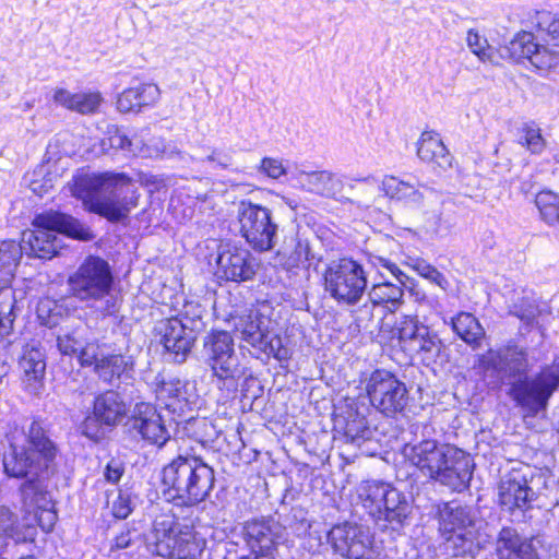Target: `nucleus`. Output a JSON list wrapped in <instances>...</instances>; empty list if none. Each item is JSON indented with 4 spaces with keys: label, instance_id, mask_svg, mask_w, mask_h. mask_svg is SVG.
Wrapping results in <instances>:
<instances>
[{
    "label": "nucleus",
    "instance_id": "nucleus-59",
    "mask_svg": "<svg viewBox=\"0 0 559 559\" xmlns=\"http://www.w3.org/2000/svg\"><path fill=\"white\" fill-rule=\"evenodd\" d=\"M260 169L273 179H277L285 174L282 162L271 157L262 159Z\"/></svg>",
    "mask_w": 559,
    "mask_h": 559
},
{
    "label": "nucleus",
    "instance_id": "nucleus-43",
    "mask_svg": "<svg viewBox=\"0 0 559 559\" xmlns=\"http://www.w3.org/2000/svg\"><path fill=\"white\" fill-rule=\"evenodd\" d=\"M84 343V330L81 328L59 334L57 337L58 349L66 356H76Z\"/></svg>",
    "mask_w": 559,
    "mask_h": 559
},
{
    "label": "nucleus",
    "instance_id": "nucleus-55",
    "mask_svg": "<svg viewBox=\"0 0 559 559\" xmlns=\"http://www.w3.org/2000/svg\"><path fill=\"white\" fill-rule=\"evenodd\" d=\"M265 335L266 337H262L254 348L266 355H272L276 350L281 349L283 341L278 335L272 333L269 329L266 330Z\"/></svg>",
    "mask_w": 559,
    "mask_h": 559
},
{
    "label": "nucleus",
    "instance_id": "nucleus-32",
    "mask_svg": "<svg viewBox=\"0 0 559 559\" xmlns=\"http://www.w3.org/2000/svg\"><path fill=\"white\" fill-rule=\"evenodd\" d=\"M382 189L386 197L403 202L407 206L418 207L423 204L424 194L419 189L395 176H385L382 180Z\"/></svg>",
    "mask_w": 559,
    "mask_h": 559
},
{
    "label": "nucleus",
    "instance_id": "nucleus-61",
    "mask_svg": "<svg viewBox=\"0 0 559 559\" xmlns=\"http://www.w3.org/2000/svg\"><path fill=\"white\" fill-rule=\"evenodd\" d=\"M160 96V91L156 84L148 83L142 85V107L154 105Z\"/></svg>",
    "mask_w": 559,
    "mask_h": 559
},
{
    "label": "nucleus",
    "instance_id": "nucleus-53",
    "mask_svg": "<svg viewBox=\"0 0 559 559\" xmlns=\"http://www.w3.org/2000/svg\"><path fill=\"white\" fill-rule=\"evenodd\" d=\"M102 425L104 424L100 423L99 418L93 413L92 415L85 417L81 424L80 429L82 435L86 436L91 440L96 441L99 440L104 435Z\"/></svg>",
    "mask_w": 559,
    "mask_h": 559
},
{
    "label": "nucleus",
    "instance_id": "nucleus-40",
    "mask_svg": "<svg viewBox=\"0 0 559 559\" xmlns=\"http://www.w3.org/2000/svg\"><path fill=\"white\" fill-rule=\"evenodd\" d=\"M540 218L549 226H559V194L552 191H540L535 198Z\"/></svg>",
    "mask_w": 559,
    "mask_h": 559
},
{
    "label": "nucleus",
    "instance_id": "nucleus-37",
    "mask_svg": "<svg viewBox=\"0 0 559 559\" xmlns=\"http://www.w3.org/2000/svg\"><path fill=\"white\" fill-rule=\"evenodd\" d=\"M535 37L530 32H522L509 41V44L499 48V55L503 59H510L515 62H521L524 59H530V56L535 49Z\"/></svg>",
    "mask_w": 559,
    "mask_h": 559
},
{
    "label": "nucleus",
    "instance_id": "nucleus-17",
    "mask_svg": "<svg viewBox=\"0 0 559 559\" xmlns=\"http://www.w3.org/2000/svg\"><path fill=\"white\" fill-rule=\"evenodd\" d=\"M285 526L272 516L248 520L242 524L241 537L249 554H274L284 540Z\"/></svg>",
    "mask_w": 559,
    "mask_h": 559
},
{
    "label": "nucleus",
    "instance_id": "nucleus-41",
    "mask_svg": "<svg viewBox=\"0 0 559 559\" xmlns=\"http://www.w3.org/2000/svg\"><path fill=\"white\" fill-rule=\"evenodd\" d=\"M189 159L203 165H209L214 170H225L234 165V150L231 147H212L209 153L195 158L189 155Z\"/></svg>",
    "mask_w": 559,
    "mask_h": 559
},
{
    "label": "nucleus",
    "instance_id": "nucleus-51",
    "mask_svg": "<svg viewBox=\"0 0 559 559\" xmlns=\"http://www.w3.org/2000/svg\"><path fill=\"white\" fill-rule=\"evenodd\" d=\"M117 108L120 112H138L140 110V90L128 88L123 91L117 100Z\"/></svg>",
    "mask_w": 559,
    "mask_h": 559
},
{
    "label": "nucleus",
    "instance_id": "nucleus-50",
    "mask_svg": "<svg viewBox=\"0 0 559 559\" xmlns=\"http://www.w3.org/2000/svg\"><path fill=\"white\" fill-rule=\"evenodd\" d=\"M536 26L546 31L557 46H559V19H555L549 11H538L535 16Z\"/></svg>",
    "mask_w": 559,
    "mask_h": 559
},
{
    "label": "nucleus",
    "instance_id": "nucleus-24",
    "mask_svg": "<svg viewBox=\"0 0 559 559\" xmlns=\"http://www.w3.org/2000/svg\"><path fill=\"white\" fill-rule=\"evenodd\" d=\"M23 370V382L26 390L37 394L43 386V379L46 370V361L43 352L35 346H26L20 360Z\"/></svg>",
    "mask_w": 559,
    "mask_h": 559
},
{
    "label": "nucleus",
    "instance_id": "nucleus-29",
    "mask_svg": "<svg viewBox=\"0 0 559 559\" xmlns=\"http://www.w3.org/2000/svg\"><path fill=\"white\" fill-rule=\"evenodd\" d=\"M270 320L257 311L241 314L234 318V331L238 333L242 341L255 347L262 337H266L265 332Z\"/></svg>",
    "mask_w": 559,
    "mask_h": 559
},
{
    "label": "nucleus",
    "instance_id": "nucleus-45",
    "mask_svg": "<svg viewBox=\"0 0 559 559\" xmlns=\"http://www.w3.org/2000/svg\"><path fill=\"white\" fill-rule=\"evenodd\" d=\"M407 264L417 272L418 275L436 284L441 288H445L448 282L445 277L430 263L419 258H408Z\"/></svg>",
    "mask_w": 559,
    "mask_h": 559
},
{
    "label": "nucleus",
    "instance_id": "nucleus-48",
    "mask_svg": "<svg viewBox=\"0 0 559 559\" xmlns=\"http://www.w3.org/2000/svg\"><path fill=\"white\" fill-rule=\"evenodd\" d=\"M385 316L384 310L369 299L354 311V320L357 326L362 329H368L374 319L382 321Z\"/></svg>",
    "mask_w": 559,
    "mask_h": 559
},
{
    "label": "nucleus",
    "instance_id": "nucleus-34",
    "mask_svg": "<svg viewBox=\"0 0 559 559\" xmlns=\"http://www.w3.org/2000/svg\"><path fill=\"white\" fill-rule=\"evenodd\" d=\"M531 544L532 540L520 534L515 527L503 526L495 542V554L498 559H512Z\"/></svg>",
    "mask_w": 559,
    "mask_h": 559
},
{
    "label": "nucleus",
    "instance_id": "nucleus-46",
    "mask_svg": "<svg viewBox=\"0 0 559 559\" xmlns=\"http://www.w3.org/2000/svg\"><path fill=\"white\" fill-rule=\"evenodd\" d=\"M528 61L539 71H548L559 64V53L536 43Z\"/></svg>",
    "mask_w": 559,
    "mask_h": 559
},
{
    "label": "nucleus",
    "instance_id": "nucleus-10",
    "mask_svg": "<svg viewBox=\"0 0 559 559\" xmlns=\"http://www.w3.org/2000/svg\"><path fill=\"white\" fill-rule=\"evenodd\" d=\"M241 236L257 251L273 249L277 239V224L264 206L241 201L237 206Z\"/></svg>",
    "mask_w": 559,
    "mask_h": 559
},
{
    "label": "nucleus",
    "instance_id": "nucleus-44",
    "mask_svg": "<svg viewBox=\"0 0 559 559\" xmlns=\"http://www.w3.org/2000/svg\"><path fill=\"white\" fill-rule=\"evenodd\" d=\"M518 141L533 154H539L545 148V140L540 129L534 124L525 123L521 129Z\"/></svg>",
    "mask_w": 559,
    "mask_h": 559
},
{
    "label": "nucleus",
    "instance_id": "nucleus-2",
    "mask_svg": "<svg viewBox=\"0 0 559 559\" xmlns=\"http://www.w3.org/2000/svg\"><path fill=\"white\" fill-rule=\"evenodd\" d=\"M424 427L421 439L403 448L405 459L427 478L462 491L469 485L473 463L464 451L429 438Z\"/></svg>",
    "mask_w": 559,
    "mask_h": 559
},
{
    "label": "nucleus",
    "instance_id": "nucleus-8",
    "mask_svg": "<svg viewBox=\"0 0 559 559\" xmlns=\"http://www.w3.org/2000/svg\"><path fill=\"white\" fill-rule=\"evenodd\" d=\"M205 362L219 388L236 389L247 368L235 352L234 338L226 331H213L203 343Z\"/></svg>",
    "mask_w": 559,
    "mask_h": 559
},
{
    "label": "nucleus",
    "instance_id": "nucleus-60",
    "mask_svg": "<svg viewBox=\"0 0 559 559\" xmlns=\"http://www.w3.org/2000/svg\"><path fill=\"white\" fill-rule=\"evenodd\" d=\"M78 93H71L66 88H57L53 93L56 104L73 111Z\"/></svg>",
    "mask_w": 559,
    "mask_h": 559
},
{
    "label": "nucleus",
    "instance_id": "nucleus-36",
    "mask_svg": "<svg viewBox=\"0 0 559 559\" xmlns=\"http://www.w3.org/2000/svg\"><path fill=\"white\" fill-rule=\"evenodd\" d=\"M20 242L14 240L2 241L0 245V283H9L15 273L19 262L24 253Z\"/></svg>",
    "mask_w": 559,
    "mask_h": 559
},
{
    "label": "nucleus",
    "instance_id": "nucleus-14",
    "mask_svg": "<svg viewBox=\"0 0 559 559\" xmlns=\"http://www.w3.org/2000/svg\"><path fill=\"white\" fill-rule=\"evenodd\" d=\"M439 531L447 542L452 543L455 555L472 550L474 544V516L468 506L448 502L438 506Z\"/></svg>",
    "mask_w": 559,
    "mask_h": 559
},
{
    "label": "nucleus",
    "instance_id": "nucleus-6",
    "mask_svg": "<svg viewBox=\"0 0 559 559\" xmlns=\"http://www.w3.org/2000/svg\"><path fill=\"white\" fill-rule=\"evenodd\" d=\"M34 229L22 234L24 253L38 259H51L62 248L61 236L88 240L91 233L78 219L57 211L37 214L32 223Z\"/></svg>",
    "mask_w": 559,
    "mask_h": 559
},
{
    "label": "nucleus",
    "instance_id": "nucleus-49",
    "mask_svg": "<svg viewBox=\"0 0 559 559\" xmlns=\"http://www.w3.org/2000/svg\"><path fill=\"white\" fill-rule=\"evenodd\" d=\"M102 102L103 97L98 92L78 93L73 111L81 115H93L98 110Z\"/></svg>",
    "mask_w": 559,
    "mask_h": 559
},
{
    "label": "nucleus",
    "instance_id": "nucleus-30",
    "mask_svg": "<svg viewBox=\"0 0 559 559\" xmlns=\"http://www.w3.org/2000/svg\"><path fill=\"white\" fill-rule=\"evenodd\" d=\"M417 155L423 162L435 163L442 169H447L452 164V156L439 135L429 131L421 134Z\"/></svg>",
    "mask_w": 559,
    "mask_h": 559
},
{
    "label": "nucleus",
    "instance_id": "nucleus-16",
    "mask_svg": "<svg viewBox=\"0 0 559 559\" xmlns=\"http://www.w3.org/2000/svg\"><path fill=\"white\" fill-rule=\"evenodd\" d=\"M328 540L335 554L346 559H371L372 536L368 528L348 522L334 525Z\"/></svg>",
    "mask_w": 559,
    "mask_h": 559
},
{
    "label": "nucleus",
    "instance_id": "nucleus-19",
    "mask_svg": "<svg viewBox=\"0 0 559 559\" xmlns=\"http://www.w3.org/2000/svg\"><path fill=\"white\" fill-rule=\"evenodd\" d=\"M144 380L156 399L168 408L183 412L191 409L198 402L199 396L193 382L177 378L166 380L160 373L156 374L153 380H151V374H146Z\"/></svg>",
    "mask_w": 559,
    "mask_h": 559
},
{
    "label": "nucleus",
    "instance_id": "nucleus-9",
    "mask_svg": "<svg viewBox=\"0 0 559 559\" xmlns=\"http://www.w3.org/2000/svg\"><path fill=\"white\" fill-rule=\"evenodd\" d=\"M324 287L332 298L346 305H355L367 287L364 267L352 259L332 261L324 271Z\"/></svg>",
    "mask_w": 559,
    "mask_h": 559
},
{
    "label": "nucleus",
    "instance_id": "nucleus-28",
    "mask_svg": "<svg viewBox=\"0 0 559 559\" xmlns=\"http://www.w3.org/2000/svg\"><path fill=\"white\" fill-rule=\"evenodd\" d=\"M94 414L105 426H115L123 420L128 409L126 403L115 391H106L94 401Z\"/></svg>",
    "mask_w": 559,
    "mask_h": 559
},
{
    "label": "nucleus",
    "instance_id": "nucleus-21",
    "mask_svg": "<svg viewBox=\"0 0 559 559\" xmlns=\"http://www.w3.org/2000/svg\"><path fill=\"white\" fill-rule=\"evenodd\" d=\"M216 262L218 277L238 283L252 280L259 266L252 254L240 248L221 251Z\"/></svg>",
    "mask_w": 559,
    "mask_h": 559
},
{
    "label": "nucleus",
    "instance_id": "nucleus-63",
    "mask_svg": "<svg viewBox=\"0 0 559 559\" xmlns=\"http://www.w3.org/2000/svg\"><path fill=\"white\" fill-rule=\"evenodd\" d=\"M139 538L140 534L136 532V530L127 531L117 536L116 546L118 548H127L134 544Z\"/></svg>",
    "mask_w": 559,
    "mask_h": 559
},
{
    "label": "nucleus",
    "instance_id": "nucleus-4",
    "mask_svg": "<svg viewBox=\"0 0 559 559\" xmlns=\"http://www.w3.org/2000/svg\"><path fill=\"white\" fill-rule=\"evenodd\" d=\"M79 189L91 212L112 222L124 218L136 206L135 185L122 173L86 175L80 180Z\"/></svg>",
    "mask_w": 559,
    "mask_h": 559
},
{
    "label": "nucleus",
    "instance_id": "nucleus-3",
    "mask_svg": "<svg viewBox=\"0 0 559 559\" xmlns=\"http://www.w3.org/2000/svg\"><path fill=\"white\" fill-rule=\"evenodd\" d=\"M213 467L201 457L179 455L163 469L153 473L146 485L178 504L195 506L204 501L214 487Z\"/></svg>",
    "mask_w": 559,
    "mask_h": 559
},
{
    "label": "nucleus",
    "instance_id": "nucleus-62",
    "mask_svg": "<svg viewBox=\"0 0 559 559\" xmlns=\"http://www.w3.org/2000/svg\"><path fill=\"white\" fill-rule=\"evenodd\" d=\"M110 147L130 152V147L132 145L131 140L124 135L123 133L116 131L112 135L109 136Z\"/></svg>",
    "mask_w": 559,
    "mask_h": 559
},
{
    "label": "nucleus",
    "instance_id": "nucleus-58",
    "mask_svg": "<svg viewBox=\"0 0 559 559\" xmlns=\"http://www.w3.org/2000/svg\"><path fill=\"white\" fill-rule=\"evenodd\" d=\"M96 350L97 347L94 344H87L85 342L84 346L80 348L75 357L78 358L81 366H96V364L100 360L97 358Z\"/></svg>",
    "mask_w": 559,
    "mask_h": 559
},
{
    "label": "nucleus",
    "instance_id": "nucleus-15",
    "mask_svg": "<svg viewBox=\"0 0 559 559\" xmlns=\"http://www.w3.org/2000/svg\"><path fill=\"white\" fill-rule=\"evenodd\" d=\"M478 366L484 371H495L502 378L513 380L510 383V389L518 382L532 381L540 373L538 372L532 379L526 377L531 367L527 350L518 345H508L497 352L489 349L486 354L478 357ZM509 395H511V390H509ZM510 397L512 399V396Z\"/></svg>",
    "mask_w": 559,
    "mask_h": 559
},
{
    "label": "nucleus",
    "instance_id": "nucleus-42",
    "mask_svg": "<svg viewBox=\"0 0 559 559\" xmlns=\"http://www.w3.org/2000/svg\"><path fill=\"white\" fill-rule=\"evenodd\" d=\"M63 311L62 304L50 298L39 300L36 309L40 323L49 328L59 324Z\"/></svg>",
    "mask_w": 559,
    "mask_h": 559
},
{
    "label": "nucleus",
    "instance_id": "nucleus-26",
    "mask_svg": "<svg viewBox=\"0 0 559 559\" xmlns=\"http://www.w3.org/2000/svg\"><path fill=\"white\" fill-rule=\"evenodd\" d=\"M337 425L343 430L345 442L357 448H360L366 441H370L374 435V429L370 426L366 415L358 409H350L343 418V424L337 420Z\"/></svg>",
    "mask_w": 559,
    "mask_h": 559
},
{
    "label": "nucleus",
    "instance_id": "nucleus-39",
    "mask_svg": "<svg viewBox=\"0 0 559 559\" xmlns=\"http://www.w3.org/2000/svg\"><path fill=\"white\" fill-rule=\"evenodd\" d=\"M95 371L99 378L107 383L115 379L128 378L127 361L123 356L111 355L103 357L97 364Z\"/></svg>",
    "mask_w": 559,
    "mask_h": 559
},
{
    "label": "nucleus",
    "instance_id": "nucleus-54",
    "mask_svg": "<svg viewBox=\"0 0 559 559\" xmlns=\"http://www.w3.org/2000/svg\"><path fill=\"white\" fill-rule=\"evenodd\" d=\"M181 151L176 146L167 147L162 140H158L154 145H142V157H157L159 155L173 157L180 155Z\"/></svg>",
    "mask_w": 559,
    "mask_h": 559
},
{
    "label": "nucleus",
    "instance_id": "nucleus-38",
    "mask_svg": "<svg viewBox=\"0 0 559 559\" xmlns=\"http://www.w3.org/2000/svg\"><path fill=\"white\" fill-rule=\"evenodd\" d=\"M16 298L10 286L0 288V337L8 336L16 318Z\"/></svg>",
    "mask_w": 559,
    "mask_h": 559
},
{
    "label": "nucleus",
    "instance_id": "nucleus-47",
    "mask_svg": "<svg viewBox=\"0 0 559 559\" xmlns=\"http://www.w3.org/2000/svg\"><path fill=\"white\" fill-rule=\"evenodd\" d=\"M467 46L471 51L483 62H495L493 48L489 46L488 40L480 36L478 32L469 29L466 37Z\"/></svg>",
    "mask_w": 559,
    "mask_h": 559
},
{
    "label": "nucleus",
    "instance_id": "nucleus-12",
    "mask_svg": "<svg viewBox=\"0 0 559 559\" xmlns=\"http://www.w3.org/2000/svg\"><path fill=\"white\" fill-rule=\"evenodd\" d=\"M201 320L167 318L159 320L153 328L152 342L163 345L164 350L175 362L186 361L197 340V329Z\"/></svg>",
    "mask_w": 559,
    "mask_h": 559
},
{
    "label": "nucleus",
    "instance_id": "nucleus-1",
    "mask_svg": "<svg viewBox=\"0 0 559 559\" xmlns=\"http://www.w3.org/2000/svg\"><path fill=\"white\" fill-rule=\"evenodd\" d=\"M5 440L10 452L3 457L4 472L10 477H36L24 481L20 487L25 511L33 513L53 506L39 475L51 467L57 456V447L47 436L41 421L24 418L20 423L8 424Z\"/></svg>",
    "mask_w": 559,
    "mask_h": 559
},
{
    "label": "nucleus",
    "instance_id": "nucleus-56",
    "mask_svg": "<svg viewBox=\"0 0 559 559\" xmlns=\"http://www.w3.org/2000/svg\"><path fill=\"white\" fill-rule=\"evenodd\" d=\"M33 514L37 519L38 524L43 531H52L57 521V513L53 511V506L33 512Z\"/></svg>",
    "mask_w": 559,
    "mask_h": 559
},
{
    "label": "nucleus",
    "instance_id": "nucleus-7",
    "mask_svg": "<svg viewBox=\"0 0 559 559\" xmlns=\"http://www.w3.org/2000/svg\"><path fill=\"white\" fill-rule=\"evenodd\" d=\"M359 498L376 523L385 528L400 530L412 513L407 497L386 483H362L359 487Z\"/></svg>",
    "mask_w": 559,
    "mask_h": 559
},
{
    "label": "nucleus",
    "instance_id": "nucleus-64",
    "mask_svg": "<svg viewBox=\"0 0 559 559\" xmlns=\"http://www.w3.org/2000/svg\"><path fill=\"white\" fill-rule=\"evenodd\" d=\"M105 477L110 483H117L121 477V469L117 464L109 463L106 467Z\"/></svg>",
    "mask_w": 559,
    "mask_h": 559
},
{
    "label": "nucleus",
    "instance_id": "nucleus-35",
    "mask_svg": "<svg viewBox=\"0 0 559 559\" xmlns=\"http://www.w3.org/2000/svg\"><path fill=\"white\" fill-rule=\"evenodd\" d=\"M451 324L455 334L473 349L480 347L486 332L472 313L460 312L452 319Z\"/></svg>",
    "mask_w": 559,
    "mask_h": 559
},
{
    "label": "nucleus",
    "instance_id": "nucleus-22",
    "mask_svg": "<svg viewBox=\"0 0 559 559\" xmlns=\"http://www.w3.org/2000/svg\"><path fill=\"white\" fill-rule=\"evenodd\" d=\"M203 540L195 536L192 527L179 528L173 536L152 549V554L171 559H195L200 556Z\"/></svg>",
    "mask_w": 559,
    "mask_h": 559
},
{
    "label": "nucleus",
    "instance_id": "nucleus-31",
    "mask_svg": "<svg viewBox=\"0 0 559 559\" xmlns=\"http://www.w3.org/2000/svg\"><path fill=\"white\" fill-rule=\"evenodd\" d=\"M402 284L384 281L373 284L368 292L371 302L382 308L384 313H394L403 304L404 290Z\"/></svg>",
    "mask_w": 559,
    "mask_h": 559
},
{
    "label": "nucleus",
    "instance_id": "nucleus-33",
    "mask_svg": "<svg viewBox=\"0 0 559 559\" xmlns=\"http://www.w3.org/2000/svg\"><path fill=\"white\" fill-rule=\"evenodd\" d=\"M144 403H142V407ZM170 439L169 432L162 423V417L156 413V408L150 403L142 409V440L147 445H155L160 449Z\"/></svg>",
    "mask_w": 559,
    "mask_h": 559
},
{
    "label": "nucleus",
    "instance_id": "nucleus-25",
    "mask_svg": "<svg viewBox=\"0 0 559 559\" xmlns=\"http://www.w3.org/2000/svg\"><path fill=\"white\" fill-rule=\"evenodd\" d=\"M298 183L305 190L325 198H335L343 189L342 179L326 170L301 171Z\"/></svg>",
    "mask_w": 559,
    "mask_h": 559
},
{
    "label": "nucleus",
    "instance_id": "nucleus-52",
    "mask_svg": "<svg viewBox=\"0 0 559 559\" xmlns=\"http://www.w3.org/2000/svg\"><path fill=\"white\" fill-rule=\"evenodd\" d=\"M16 524V516L4 506H0V549L7 545V539L12 535Z\"/></svg>",
    "mask_w": 559,
    "mask_h": 559
},
{
    "label": "nucleus",
    "instance_id": "nucleus-5",
    "mask_svg": "<svg viewBox=\"0 0 559 559\" xmlns=\"http://www.w3.org/2000/svg\"><path fill=\"white\" fill-rule=\"evenodd\" d=\"M69 289L73 297L100 317L118 312L120 298L114 288V276L108 263L98 258H87L69 277Z\"/></svg>",
    "mask_w": 559,
    "mask_h": 559
},
{
    "label": "nucleus",
    "instance_id": "nucleus-27",
    "mask_svg": "<svg viewBox=\"0 0 559 559\" xmlns=\"http://www.w3.org/2000/svg\"><path fill=\"white\" fill-rule=\"evenodd\" d=\"M292 249H284L278 252V261L287 272H294L297 269L309 270L313 262H319L320 258L312 251L308 239L297 236Z\"/></svg>",
    "mask_w": 559,
    "mask_h": 559
},
{
    "label": "nucleus",
    "instance_id": "nucleus-18",
    "mask_svg": "<svg viewBox=\"0 0 559 559\" xmlns=\"http://www.w3.org/2000/svg\"><path fill=\"white\" fill-rule=\"evenodd\" d=\"M146 507L145 518L151 520L152 532L145 538L147 550L152 552L157 543H162L173 536L177 530L176 518L171 514L170 501L162 496L157 488H146Z\"/></svg>",
    "mask_w": 559,
    "mask_h": 559
},
{
    "label": "nucleus",
    "instance_id": "nucleus-23",
    "mask_svg": "<svg viewBox=\"0 0 559 559\" xmlns=\"http://www.w3.org/2000/svg\"><path fill=\"white\" fill-rule=\"evenodd\" d=\"M547 309V302L539 299L531 289L514 292L509 304L510 313L518 317L526 325H533L536 319Z\"/></svg>",
    "mask_w": 559,
    "mask_h": 559
},
{
    "label": "nucleus",
    "instance_id": "nucleus-11",
    "mask_svg": "<svg viewBox=\"0 0 559 559\" xmlns=\"http://www.w3.org/2000/svg\"><path fill=\"white\" fill-rule=\"evenodd\" d=\"M396 324L399 345L409 355H417L430 365L440 356L443 344L437 333L421 323L417 317L402 316Z\"/></svg>",
    "mask_w": 559,
    "mask_h": 559
},
{
    "label": "nucleus",
    "instance_id": "nucleus-20",
    "mask_svg": "<svg viewBox=\"0 0 559 559\" xmlns=\"http://www.w3.org/2000/svg\"><path fill=\"white\" fill-rule=\"evenodd\" d=\"M528 483L527 474L522 471L512 469L507 473L498 485L500 507L510 513L531 509L537 496Z\"/></svg>",
    "mask_w": 559,
    "mask_h": 559
},
{
    "label": "nucleus",
    "instance_id": "nucleus-13",
    "mask_svg": "<svg viewBox=\"0 0 559 559\" xmlns=\"http://www.w3.org/2000/svg\"><path fill=\"white\" fill-rule=\"evenodd\" d=\"M371 405L388 417L402 413L408 402V392L404 382L390 371L374 370L366 384Z\"/></svg>",
    "mask_w": 559,
    "mask_h": 559
},
{
    "label": "nucleus",
    "instance_id": "nucleus-57",
    "mask_svg": "<svg viewBox=\"0 0 559 559\" xmlns=\"http://www.w3.org/2000/svg\"><path fill=\"white\" fill-rule=\"evenodd\" d=\"M372 263L377 267H383L388 270L402 285H405V281L408 280V276L404 272H402L395 263L391 262L388 259H384L382 257H376Z\"/></svg>",
    "mask_w": 559,
    "mask_h": 559
}]
</instances>
